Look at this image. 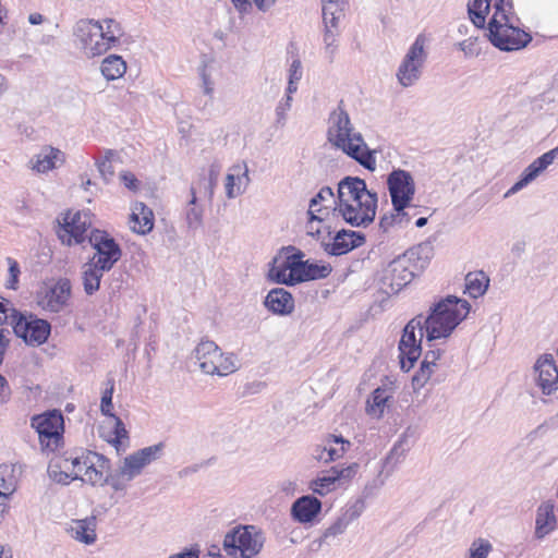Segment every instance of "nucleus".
<instances>
[{"label": "nucleus", "mask_w": 558, "mask_h": 558, "mask_svg": "<svg viewBox=\"0 0 558 558\" xmlns=\"http://www.w3.org/2000/svg\"><path fill=\"white\" fill-rule=\"evenodd\" d=\"M558 157V146L543 154L536 158L531 165H529L522 172L518 182H515L505 194V197H509L512 194L518 193L523 187L533 182L544 170H546Z\"/></svg>", "instance_id": "obj_18"}, {"label": "nucleus", "mask_w": 558, "mask_h": 558, "mask_svg": "<svg viewBox=\"0 0 558 558\" xmlns=\"http://www.w3.org/2000/svg\"><path fill=\"white\" fill-rule=\"evenodd\" d=\"M230 171L235 174L236 179V192L238 193H244L245 189L247 187L250 183V177H248V168L246 163L241 165H234Z\"/></svg>", "instance_id": "obj_48"}, {"label": "nucleus", "mask_w": 558, "mask_h": 558, "mask_svg": "<svg viewBox=\"0 0 558 558\" xmlns=\"http://www.w3.org/2000/svg\"><path fill=\"white\" fill-rule=\"evenodd\" d=\"M59 462H61V468L69 470L73 475L76 465L80 464V456H70L61 459Z\"/></svg>", "instance_id": "obj_61"}, {"label": "nucleus", "mask_w": 558, "mask_h": 558, "mask_svg": "<svg viewBox=\"0 0 558 558\" xmlns=\"http://www.w3.org/2000/svg\"><path fill=\"white\" fill-rule=\"evenodd\" d=\"M85 464L87 463L82 481L93 486H104L108 482L110 461L104 454L95 451H85Z\"/></svg>", "instance_id": "obj_19"}, {"label": "nucleus", "mask_w": 558, "mask_h": 558, "mask_svg": "<svg viewBox=\"0 0 558 558\" xmlns=\"http://www.w3.org/2000/svg\"><path fill=\"white\" fill-rule=\"evenodd\" d=\"M226 195L228 198L232 199L236 197L238 195H241V193L236 192V179L235 174L231 171L226 177Z\"/></svg>", "instance_id": "obj_56"}, {"label": "nucleus", "mask_w": 558, "mask_h": 558, "mask_svg": "<svg viewBox=\"0 0 558 558\" xmlns=\"http://www.w3.org/2000/svg\"><path fill=\"white\" fill-rule=\"evenodd\" d=\"M269 279L287 286H294L296 281L292 280L294 276H291V268L287 265L284 268L274 267L269 270Z\"/></svg>", "instance_id": "obj_46"}, {"label": "nucleus", "mask_w": 558, "mask_h": 558, "mask_svg": "<svg viewBox=\"0 0 558 558\" xmlns=\"http://www.w3.org/2000/svg\"><path fill=\"white\" fill-rule=\"evenodd\" d=\"M534 379L544 395L558 390V367L551 354L541 356L534 365Z\"/></svg>", "instance_id": "obj_17"}, {"label": "nucleus", "mask_w": 558, "mask_h": 558, "mask_svg": "<svg viewBox=\"0 0 558 558\" xmlns=\"http://www.w3.org/2000/svg\"><path fill=\"white\" fill-rule=\"evenodd\" d=\"M289 268H291V276H294L292 280L296 283L325 279L332 270L329 264H318L310 260H292L289 263Z\"/></svg>", "instance_id": "obj_21"}, {"label": "nucleus", "mask_w": 558, "mask_h": 558, "mask_svg": "<svg viewBox=\"0 0 558 558\" xmlns=\"http://www.w3.org/2000/svg\"><path fill=\"white\" fill-rule=\"evenodd\" d=\"M162 447V444H157L140 449L126 457L121 465V475L126 481H132L141 474L146 465L159 458Z\"/></svg>", "instance_id": "obj_16"}, {"label": "nucleus", "mask_w": 558, "mask_h": 558, "mask_svg": "<svg viewBox=\"0 0 558 558\" xmlns=\"http://www.w3.org/2000/svg\"><path fill=\"white\" fill-rule=\"evenodd\" d=\"M232 2L235 7L250 5L253 2L258 10L266 12L276 3V0H232Z\"/></svg>", "instance_id": "obj_55"}, {"label": "nucleus", "mask_w": 558, "mask_h": 558, "mask_svg": "<svg viewBox=\"0 0 558 558\" xmlns=\"http://www.w3.org/2000/svg\"><path fill=\"white\" fill-rule=\"evenodd\" d=\"M130 229L138 234H147L154 227L153 210L144 203H135L129 220Z\"/></svg>", "instance_id": "obj_28"}, {"label": "nucleus", "mask_w": 558, "mask_h": 558, "mask_svg": "<svg viewBox=\"0 0 558 558\" xmlns=\"http://www.w3.org/2000/svg\"><path fill=\"white\" fill-rule=\"evenodd\" d=\"M120 160L118 151L106 149L101 159H96V166L102 179L109 182L114 175L113 162Z\"/></svg>", "instance_id": "obj_39"}, {"label": "nucleus", "mask_w": 558, "mask_h": 558, "mask_svg": "<svg viewBox=\"0 0 558 558\" xmlns=\"http://www.w3.org/2000/svg\"><path fill=\"white\" fill-rule=\"evenodd\" d=\"M364 242L365 235L362 232L341 229L328 241L325 252L332 256H340L363 245Z\"/></svg>", "instance_id": "obj_20"}, {"label": "nucleus", "mask_w": 558, "mask_h": 558, "mask_svg": "<svg viewBox=\"0 0 558 558\" xmlns=\"http://www.w3.org/2000/svg\"><path fill=\"white\" fill-rule=\"evenodd\" d=\"M84 462H85V451L80 454V464L76 465V469L72 475L73 481L82 480V476L84 475V472L87 466V463L85 464Z\"/></svg>", "instance_id": "obj_63"}, {"label": "nucleus", "mask_w": 558, "mask_h": 558, "mask_svg": "<svg viewBox=\"0 0 558 558\" xmlns=\"http://www.w3.org/2000/svg\"><path fill=\"white\" fill-rule=\"evenodd\" d=\"M331 201L336 204L338 203V199L337 201L335 199V194H333V191L331 190V187L324 186L316 194V196H314L311 199L308 210L316 209L317 205L326 203V202H331Z\"/></svg>", "instance_id": "obj_52"}, {"label": "nucleus", "mask_w": 558, "mask_h": 558, "mask_svg": "<svg viewBox=\"0 0 558 558\" xmlns=\"http://www.w3.org/2000/svg\"><path fill=\"white\" fill-rule=\"evenodd\" d=\"M340 34L341 31L339 25H336V27H329L328 24H324V53L329 63H332L335 60L338 50V37Z\"/></svg>", "instance_id": "obj_37"}, {"label": "nucleus", "mask_w": 558, "mask_h": 558, "mask_svg": "<svg viewBox=\"0 0 558 558\" xmlns=\"http://www.w3.org/2000/svg\"><path fill=\"white\" fill-rule=\"evenodd\" d=\"M323 23L329 27L339 25L341 19L344 17L348 8V0H322Z\"/></svg>", "instance_id": "obj_31"}, {"label": "nucleus", "mask_w": 558, "mask_h": 558, "mask_svg": "<svg viewBox=\"0 0 558 558\" xmlns=\"http://www.w3.org/2000/svg\"><path fill=\"white\" fill-rule=\"evenodd\" d=\"M121 182L131 191H137L140 182L136 177L131 172H122L120 174Z\"/></svg>", "instance_id": "obj_57"}, {"label": "nucleus", "mask_w": 558, "mask_h": 558, "mask_svg": "<svg viewBox=\"0 0 558 558\" xmlns=\"http://www.w3.org/2000/svg\"><path fill=\"white\" fill-rule=\"evenodd\" d=\"M90 226L92 221L88 213H69L63 218V222L59 223L57 234L63 244L70 246L73 244H82L89 236V234L86 233Z\"/></svg>", "instance_id": "obj_15"}, {"label": "nucleus", "mask_w": 558, "mask_h": 558, "mask_svg": "<svg viewBox=\"0 0 558 558\" xmlns=\"http://www.w3.org/2000/svg\"><path fill=\"white\" fill-rule=\"evenodd\" d=\"M82 280L84 291L87 295H93L100 288V281L104 276V270L98 269L95 265L87 262L82 268Z\"/></svg>", "instance_id": "obj_34"}, {"label": "nucleus", "mask_w": 558, "mask_h": 558, "mask_svg": "<svg viewBox=\"0 0 558 558\" xmlns=\"http://www.w3.org/2000/svg\"><path fill=\"white\" fill-rule=\"evenodd\" d=\"M31 426L38 433L41 451L54 452L62 444L64 420L60 411L52 410L34 415Z\"/></svg>", "instance_id": "obj_7"}, {"label": "nucleus", "mask_w": 558, "mask_h": 558, "mask_svg": "<svg viewBox=\"0 0 558 558\" xmlns=\"http://www.w3.org/2000/svg\"><path fill=\"white\" fill-rule=\"evenodd\" d=\"M124 482H128L125 477L121 475V469L119 470V473L111 474L110 471L108 472V482L107 484H110L114 490H120L124 488Z\"/></svg>", "instance_id": "obj_58"}, {"label": "nucleus", "mask_w": 558, "mask_h": 558, "mask_svg": "<svg viewBox=\"0 0 558 558\" xmlns=\"http://www.w3.org/2000/svg\"><path fill=\"white\" fill-rule=\"evenodd\" d=\"M327 140L365 169H376L375 150L369 149L363 135L355 131L342 100L329 114Z\"/></svg>", "instance_id": "obj_3"}, {"label": "nucleus", "mask_w": 558, "mask_h": 558, "mask_svg": "<svg viewBox=\"0 0 558 558\" xmlns=\"http://www.w3.org/2000/svg\"><path fill=\"white\" fill-rule=\"evenodd\" d=\"M264 305L276 315H288L294 310V299L286 289L275 288L266 295Z\"/></svg>", "instance_id": "obj_25"}, {"label": "nucleus", "mask_w": 558, "mask_h": 558, "mask_svg": "<svg viewBox=\"0 0 558 558\" xmlns=\"http://www.w3.org/2000/svg\"><path fill=\"white\" fill-rule=\"evenodd\" d=\"M63 161V154L60 149L45 146L29 159L28 167L37 173H46L54 169L58 162L62 163Z\"/></svg>", "instance_id": "obj_24"}, {"label": "nucleus", "mask_w": 558, "mask_h": 558, "mask_svg": "<svg viewBox=\"0 0 558 558\" xmlns=\"http://www.w3.org/2000/svg\"><path fill=\"white\" fill-rule=\"evenodd\" d=\"M414 215L410 209L392 207L390 213L380 217L379 228L383 232H389L395 227L403 228L410 223Z\"/></svg>", "instance_id": "obj_32"}, {"label": "nucleus", "mask_w": 558, "mask_h": 558, "mask_svg": "<svg viewBox=\"0 0 558 558\" xmlns=\"http://www.w3.org/2000/svg\"><path fill=\"white\" fill-rule=\"evenodd\" d=\"M193 355L203 373L215 375V363L220 356V349L214 341H201L194 349Z\"/></svg>", "instance_id": "obj_22"}, {"label": "nucleus", "mask_w": 558, "mask_h": 558, "mask_svg": "<svg viewBox=\"0 0 558 558\" xmlns=\"http://www.w3.org/2000/svg\"><path fill=\"white\" fill-rule=\"evenodd\" d=\"M393 397V390L386 385L377 387L366 401L367 414L380 418L384 415L385 408Z\"/></svg>", "instance_id": "obj_29"}, {"label": "nucleus", "mask_w": 558, "mask_h": 558, "mask_svg": "<svg viewBox=\"0 0 558 558\" xmlns=\"http://www.w3.org/2000/svg\"><path fill=\"white\" fill-rule=\"evenodd\" d=\"M357 469L359 464L352 463L345 468L339 465L332 466L330 470L331 474H333V476H337L336 480L338 486L341 487L344 483L349 482L356 474Z\"/></svg>", "instance_id": "obj_45"}, {"label": "nucleus", "mask_w": 558, "mask_h": 558, "mask_svg": "<svg viewBox=\"0 0 558 558\" xmlns=\"http://www.w3.org/2000/svg\"><path fill=\"white\" fill-rule=\"evenodd\" d=\"M292 97L291 96H284L282 97L278 105L276 106L275 113H276V126L282 128L286 125L287 122V113L292 107Z\"/></svg>", "instance_id": "obj_47"}, {"label": "nucleus", "mask_w": 558, "mask_h": 558, "mask_svg": "<svg viewBox=\"0 0 558 558\" xmlns=\"http://www.w3.org/2000/svg\"><path fill=\"white\" fill-rule=\"evenodd\" d=\"M365 504L362 499L348 504L336 518V520L323 532L322 536L311 542L308 548L311 551H318L324 544H328L331 538L342 535L348 526L355 521L364 511Z\"/></svg>", "instance_id": "obj_13"}, {"label": "nucleus", "mask_w": 558, "mask_h": 558, "mask_svg": "<svg viewBox=\"0 0 558 558\" xmlns=\"http://www.w3.org/2000/svg\"><path fill=\"white\" fill-rule=\"evenodd\" d=\"M427 248L422 245L412 247L387 265L380 279L383 287L387 288L386 293H398L413 280L415 271L423 267V264L417 265L421 253Z\"/></svg>", "instance_id": "obj_4"}, {"label": "nucleus", "mask_w": 558, "mask_h": 558, "mask_svg": "<svg viewBox=\"0 0 558 558\" xmlns=\"http://www.w3.org/2000/svg\"><path fill=\"white\" fill-rule=\"evenodd\" d=\"M96 526L97 519L95 515H90L85 519L72 520L66 531L75 541L92 545L97 539Z\"/></svg>", "instance_id": "obj_26"}, {"label": "nucleus", "mask_w": 558, "mask_h": 558, "mask_svg": "<svg viewBox=\"0 0 558 558\" xmlns=\"http://www.w3.org/2000/svg\"><path fill=\"white\" fill-rule=\"evenodd\" d=\"M71 290V281L68 278H60L52 284L43 286L36 292V303L45 312L60 313L68 306Z\"/></svg>", "instance_id": "obj_14"}, {"label": "nucleus", "mask_w": 558, "mask_h": 558, "mask_svg": "<svg viewBox=\"0 0 558 558\" xmlns=\"http://www.w3.org/2000/svg\"><path fill=\"white\" fill-rule=\"evenodd\" d=\"M386 183L392 207L416 209V206L412 205L416 191L415 181L409 171L393 169L387 175Z\"/></svg>", "instance_id": "obj_12"}, {"label": "nucleus", "mask_w": 558, "mask_h": 558, "mask_svg": "<svg viewBox=\"0 0 558 558\" xmlns=\"http://www.w3.org/2000/svg\"><path fill=\"white\" fill-rule=\"evenodd\" d=\"M216 371L215 375L218 376H226L228 374L234 373L236 371V365L234 361L233 354H223L220 351V356L218 357L217 362L215 363Z\"/></svg>", "instance_id": "obj_43"}, {"label": "nucleus", "mask_w": 558, "mask_h": 558, "mask_svg": "<svg viewBox=\"0 0 558 558\" xmlns=\"http://www.w3.org/2000/svg\"><path fill=\"white\" fill-rule=\"evenodd\" d=\"M201 77L203 81L204 94L210 96L214 92V84L210 76L206 73L205 66L201 70Z\"/></svg>", "instance_id": "obj_62"}, {"label": "nucleus", "mask_w": 558, "mask_h": 558, "mask_svg": "<svg viewBox=\"0 0 558 558\" xmlns=\"http://www.w3.org/2000/svg\"><path fill=\"white\" fill-rule=\"evenodd\" d=\"M488 286L489 278L483 271L469 272L465 276V293L473 299L482 296Z\"/></svg>", "instance_id": "obj_35"}, {"label": "nucleus", "mask_w": 558, "mask_h": 558, "mask_svg": "<svg viewBox=\"0 0 558 558\" xmlns=\"http://www.w3.org/2000/svg\"><path fill=\"white\" fill-rule=\"evenodd\" d=\"M197 197H196V191L192 186L191 187V199L189 202L186 211H185V219L186 225L190 229H196L202 225L203 221V209L196 206Z\"/></svg>", "instance_id": "obj_40"}, {"label": "nucleus", "mask_w": 558, "mask_h": 558, "mask_svg": "<svg viewBox=\"0 0 558 558\" xmlns=\"http://www.w3.org/2000/svg\"><path fill=\"white\" fill-rule=\"evenodd\" d=\"M265 536L254 525L236 526L225 535L223 548L234 558H253L260 553Z\"/></svg>", "instance_id": "obj_6"}, {"label": "nucleus", "mask_w": 558, "mask_h": 558, "mask_svg": "<svg viewBox=\"0 0 558 558\" xmlns=\"http://www.w3.org/2000/svg\"><path fill=\"white\" fill-rule=\"evenodd\" d=\"M199 557V550L196 548H189L184 549L183 551L171 555L169 558H198Z\"/></svg>", "instance_id": "obj_64"}, {"label": "nucleus", "mask_w": 558, "mask_h": 558, "mask_svg": "<svg viewBox=\"0 0 558 558\" xmlns=\"http://www.w3.org/2000/svg\"><path fill=\"white\" fill-rule=\"evenodd\" d=\"M490 0H470L468 13L476 27L483 28L486 23V14L489 11Z\"/></svg>", "instance_id": "obj_38"}, {"label": "nucleus", "mask_w": 558, "mask_h": 558, "mask_svg": "<svg viewBox=\"0 0 558 558\" xmlns=\"http://www.w3.org/2000/svg\"><path fill=\"white\" fill-rule=\"evenodd\" d=\"M9 264V280L7 281V288L16 290L19 283V276L21 274L17 262L11 257L7 258Z\"/></svg>", "instance_id": "obj_54"}, {"label": "nucleus", "mask_w": 558, "mask_h": 558, "mask_svg": "<svg viewBox=\"0 0 558 558\" xmlns=\"http://www.w3.org/2000/svg\"><path fill=\"white\" fill-rule=\"evenodd\" d=\"M11 325L16 337L31 347L44 344L51 333L50 323L34 314L16 313L11 317Z\"/></svg>", "instance_id": "obj_9"}, {"label": "nucleus", "mask_w": 558, "mask_h": 558, "mask_svg": "<svg viewBox=\"0 0 558 558\" xmlns=\"http://www.w3.org/2000/svg\"><path fill=\"white\" fill-rule=\"evenodd\" d=\"M435 368L421 363L420 369L415 373V375L412 378V386L414 390H418L423 388L426 383L429 380L432 374L434 373Z\"/></svg>", "instance_id": "obj_49"}, {"label": "nucleus", "mask_w": 558, "mask_h": 558, "mask_svg": "<svg viewBox=\"0 0 558 558\" xmlns=\"http://www.w3.org/2000/svg\"><path fill=\"white\" fill-rule=\"evenodd\" d=\"M319 211H322V208L307 211L308 221L306 223V233L317 240L325 248L328 241L331 239V229L324 223L323 218L315 214Z\"/></svg>", "instance_id": "obj_30"}, {"label": "nucleus", "mask_w": 558, "mask_h": 558, "mask_svg": "<svg viewBox=\"0 0 558 558\" xmlns=\"http://www.w3.org/2000/svg\"><path fill=\"white\" fill-rule=\"evenodd\" d=\"M327 460L335 461L343 456L347 449L350 446V442L345 440L342 436H331L330 439L327 440Z\"/></svg>", "instance_id": "obj_41"}, {"label": "nucleus", "mask_w": 558, "mask_h": 558, "mask_svg": "<svg viewBox=\"0 0 558 558\" xmlns=\"http://www.w3.org/2000/svg\"><path fill=\"white\" fill-rule=\"evenodd\" d=\"M441 354H442V351L440 349L428 350L425 353V356H424V360L422 361V363L436 368V366H437L436 362L440 359Z\"/></svg>", "instance_id": "obj_60"}, {"label": "nucleus", "mask_w": 558, "mask_h": 558, "mask_svg": "<svg viewBox=\"0 0 558 558\" xmlns=\"http://www.w3.org/2000/svg\"><path fill=\"white\" fill-rule=\"evenodd\" d=\"M471 305L466 300L448 295L432 308L428 316L422 314L412 318L404 327L399 342L400 366L409 372L422 353V339L426 332L427 342L448 338L454 328L466 318Z\"/></svg>", "instance_id": "obj_1"}, {"label": "nucleus", "mask_w": 558, "mask_h": 558, "mask_svg": "<svg viewBox=\"0 0 558 558\" xmlns=\"http://www.w3.org/2000/svg\"><path fill=\"white\" fill-rule=\"evenodd\" d=\"M109 387L105 389L101 397V403H100V410L104 415L107 416H114V414L111 413L112 410V395H113V388H114V381L113 379L108 380Z\"/></svg>", "instance_id": "obj_50"}, {"label": "nucleus", "mask_w": 558, "mask_h": 558, "mask_svg": "<svg viewBox=\"0 0 558 558\" xmlns=\"http://www.w3.org/2000/svg\"><path fill=\"white\" fill-rule=\"evenodd\" d=\"M114 421V436L108 439V442L112 444L117 450H119V446L122 444V439H128V432L123 422L118 416H112Z\"/></svg>", "instance_id": "obj_51"}, {"label": "nucleus", "mask_w": 558, "mask_h": 558, "mask_svg": "<svg viewBox=\"0 0 558 558\" xmlns=\"http://www.w3.org/2000/svg\"><path fill=\"white\" fill-rule=\"evenodd\" d=\"M73 34L88 58L100 56L111 48L105 38L104 25L99 21L80 20L74 26Z\"/></svg>", "instance_id": "obj_8"}, {"label": "nucleus", "mask_w": 558, "mask_h": 558, "mask_svg": "<svg viewBox=\"0 0 558 558\" xmlns=\"http://www.w3.org/2000/svg\"><path fill=\"white\" fill-rule=\"evenodd\" d=\"M554 509L555 506L550 500L544 501L538 506L536 511L534 532V535L537 539H543L546 535L556 529L557 519Z\"/></svg>", "instance_id": "obj_27"}, {"label": "nucleus", "mask_w": 558, "mask_h": 558, "mask_svg": "<svg viewBox=\"0 0 558 558\" xmlns=\"http://www.w3.org/2000/svg\"><path fill=\"white\" fill-rule=\"evenodd\" d=\"M492 550L489 542L480 539L474 542L470 548V558H487V555Z\"/></svg>", "instance_id": "obj_53"}, {"label": "nucleus", "mask_w": 558, "mask_h": 558, "mask_svg": "<svg viewBox=\"0 0 558 558\" xmlns=\"http://www.w3.org/2000/svg\"><path fill=\"white\" fill-rule=\"evenodd\" d=\"M49 476L52 481L59 484H69L73 481L72 474L69 470L61 468V462H51L48 468Z\"/></svg>", "instance_id": "obj_44"}, {"label": "nucleus", "mask_w": 558, "mask_h": 558, "mask_svg": "<svg viewBox=\"0 0 558 558\" xmlns=\"http://www.w3.org/2000/svg\"><path fill=\"white\" fill-rule=\"evenodd\" d=\"M100 70L108 81H114L124 75L126 62L118 54H110L102 60Z\"/></svg>", "instance_id": "obj_33"}, {"label": "nucleus", "mask_w": 558, "mask_h": 558, "mask_svg": "<svg viewBox=\"0 0 558 558\" xmlns=\"http://www.w3.org/2000/svg\"><path fill=\"white\" fill-rule=\"evenodd\" d=\"M337 199L333 210L350 226L365 228L375 220L378 196L363 179L348 175L340 180Z\"/></svg>", "instance_id": "obj_2"}, {"label": "nucleus", "mask_w": 558, "mask_h": 558, "mask_svg": "<svg viewBox=\"0 0 558 558\" xmlns=\"http://www.w3.org/2000/svg\"><path fill=\"white\" fill-rule=\"evenodd\" d=\"M488 39L498 49L513 51L524 48L532 37L514 26L506 12H495L488 22Z\"/></svg>", "instance_id": "obj_5"}, {"label": "nucleus", "mask_w": 558, "mask_h": 558, "mask_svg": "<svg viewBox=\"0 0 558 558\" xmlns=\"http://www.w3.org/2000/svg\"><path fill=\"white\" fill-rule=\"evenodd\" d=\"M302 78V64L299 59L292 61L289 69V81L290 82H300Z\"/></svg>", "instance_id": "obj_59"}, {"label": "nucleus", "mask_w": 558, "mask_h": 558, "mask_svg": "<svg viewBox=\"0 0 558 558\" xmlns=\"http://www.w3.org/2000/svg\"><path fill=\"white\" fill-rule=\"evenodd\" d=\"M336 477L331 474V470L323 471L315 480L311 481L310 488L314 494L326 496L339 488Z\"/></svg>", "instance_id": "obj_36"}, {"label": "nucleus", "mask_w": 558, "mask_h": 558, "mask_svg": "<svg viewBox=\"0 0 558 558\" xmlns=\"http://www.w3.org/2000/svg\"><path fill=\"white\" fill-rule=\"evenodd\" d=\"M88 242L96 251L88 262L100 270L109 271L122 256L119 244L105 231L92 230Z\"/></svg>", "instance_id": "obj_11"}, {"label": "nucleus", "mask_w": 558, "mask_h": 558, "mask_svg": "<svg viewBox=\"0 0 558 558\" xmlns=\"http://www.w3.org/2000/svg\"><path fill=\"white\" fill-rule=\"evenodd\" d=\"M100 23L104 25L105 38L111 47L116 46L124 34L120 23L113 19H105Z\"/></svg>", "instance_id": "obj_42"}, {"label": "nucleus", "mask_w": 558, "mask_h": 558, "mask_svg": "<svg viewBox=\"0 0 558 558\" xmlns=\"http://www.w3.org/2000/svg\"><path fill=\"white\" fill-rule=\"evenodd\" d=\"M322 511V501L312 495L298 498L291 506V515L299 523L312 522Z\"/></svg>", "instance_id": "obj_23"}, {"label": "nucleus", "mask_w": 558, "mask_h": 558, "mask_svg": "<svg viewBox=\"0 0 558 558\" xmlns=\"http://www.w3.org/2000/svg\"><path fill=\"white\" fill-rule=\"evenodd\" d=\"M425 38L418 35L402 59L396 76L402 87L413 86L422 76L426 61Z\"/></svg>", "instance_id": "obj_10"}]
</instances>
